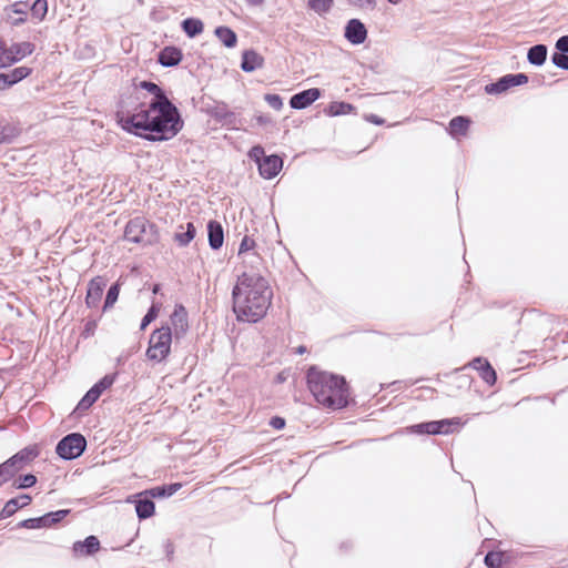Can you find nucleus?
<instances>
[{"label": "nucleus", "instance_id": "1", "mask_svg": "<svg viewBox=\"0 0 568 568\" xmlns=\"http://www.w3.org/2000/svg\"><path fill=\"white\" fill-rule=\"evenodd\" d=\"M140 88L153 94L148 108L139 102L133 109H129L122 103L116 112L119 123L125 131L149 141L174 138L183 126L178 108L158 84L142 81Z\"/></svg>", "mask_w": 568, "mask_h": 568}, {"label": "nucleus", "instance_id": "2", "mask_svg": "<svg viewBox=\"0 0 568 568\" xmlns=\"http://www.w3.org/2000/svg\"><path fill=\"white\" fill-rule=\"evenodd\" d=\"M273 292L257 272H241L232 290L233 312L237 321L256 323L271 305Z\"/></svg>", "mask_w": 568, "mask_h": 568}, {"label": "nucleus", "instance_id": "3", "mask_svg": "<svg viewBox=\"0 0 568 568\" xmlns=\"http://www.w3.org/2000/svg\"><path fill=\"white\" fill-rule=\"evenodd\" d=\"M307 385L316 402L329 408H343L348 403V389L344 377L311 367Z\"/></svg>", "mask_w": 568, "mask_h": 568}, {"label": "nucleus", "instance_id": "4", "mask_svg": "<svg viewBox=\"0 0 568 568\" xmlns=\"http://www.w3.org/2000/svg\"><path fill=\"white\" fill-rule=\"evenodd\" d=\"M173 339L170 326H162L153 331L146 349L148 358L158 363L163 362L170 355Z\"/></svg>", "mask_w": 568, "mask_h": 568}, {"label": "nucleus", "instance_id": "5", "mask_svg": "<svg viewBox=\"0 0 568 568\" xmlns=\"http://www.w3.org/2000/svg\"><path fill=\"white\" fill-rule=\"evenodd\" d=\"M154 226L142 217L138 216L130 220L124 230V237L126 241L138 244H151L153 239Z\"/></svg>", "mask_w": 568, "mask_h": 568}, {"label": "nucleus", "instance_id": "6", "mask_svg": "<svg viewBox=\"0 0 568 568\" xmlns=\"http://www.w3.org/2000/svg\"><path fill=\"white\" fill-rule=\"evenodd\" d=\"M34 45L31 42L12 43L8 47L0 40V69L7 68L33 52Z\"/></svg>", "mask_w": 568, "mask_h": 568}, {"label": "nucleus", "instance_id": "7", "mask_svg": "<svg viewBox=\"0 0 568 568\" xmlns=\"http://www.w3.org/2000/svg\"><path fill=\"white\" fill-rule=\"evenodd\" d=\"M85 447V438L81 434L72 433L58 443L55 452L61 458L71 460L81 456Z\"/></svg>", "mask_w": 568, "mask_h": 568}, {"label": "nucleus", "instance_id": "8", "mask_svg": "<svg viewBox=\"0 0 568 568\" xmlns=\"http://www.w3.org/2000/svg\"><path fill=\"white\" fill-rule=\"evenodd\" d=\"M459 425L458 418L452 419H442V420H433L427 423H420L412 426V430L416 434H429V435H438V434H449L453 432L452 426Z\"/></svg>", "mask_w": 568, "mask_h": 568}, {"label": "nucleus", "instance_id": "9", "mask_svg": "<svg viewBox=\"0 0 568 568\" xmlns=\"http://www.w3.org/2000/svg\"><path fill=\"white\" fill-rule=\"evenodd\" d=\"M527 82L528 77L525 73L506 74L501 77L497 82L487 84L485 87V91L488 94H500L513 87L521 85Z\"/></svg>", "mask_w": 568, "mask_h": 568}, {"label": "nucleus", "instance_id": "10", "mask_svg": "<svg viewBox=\"0 0 568 568\" xmlns=\"http://www.w3.org/2000/svg\"><path fill=\"white\" fill-rule=\"evenodd\" d=\"M172 336L175 342L183 338L189 329L187 312L181 304L175 305L173 313L170 316V325Z\"/></svg>", "mask_w": 568, "mask_h": 568}, {"label": "nucleus", "instance_id": "11", "mask_svg": "<svg viewBox=\"0 0 568 568\" xmlns=\"http://www.w3.org/2000/svg\"><path fill=\"white\" fill-rule=\"evenodd\" d=\"M321 97V90L312 88L298 92L290 99V105L292 109L302 110L311 105Z\"/></svg>", "mask_w": 568, "mask_h": 568}, {"label": "nucleus", "instance_id": "12", "mask_svg": "<svg viewBox=\"0 0 568 568\" xmlns=\"http://www.w3.org/2000/svg\"><path fill=\"white\" fill-rule=\"evenodd\" d=\"M106 283L101 276L92 278L88 284L85 304L88 307H97L101 301Z\"/></svg>", "mask_w": 568, "mask_h": 568}, {"label": "nucleus", "instance_id": "13", "mask_svg": "<svg viewBox=\"0 0 568 568\" xmlns=\"http://www.w3.org/2000/svg\"><path fill=\"white\" fill-rule=\"evenodd\" d=\"M345 38L353 44H361L367 38V30L358 19H352L345 28Z\"/></svg>", "mask_w": 568, "mask_h": 568}, {"label": "nucleus", "instance_id": "14", "mask_svg": "<svg viewBox=\"0 0 568 568\" xmlns=\"http://www.w3.org/2000/svg\"><path fill=\"white\" fill-rule=\"evenodd\" d=\"M282 166L283 160L280 156L268 155L263 158V161L260 162L258 171L264 179L271 180L278 174Z\"/></svg>", "mask_w": 568, "mask_h": 568}, {"label": "nucleus", "instance_id": "15", "mask_svg": "<svg viewBox=\"0 0 568 568\" xmlns=\"http://www.w3.org/2000/svg\"><path fill=\"white\" fill-rule=\"evenodd\" d=\"M100 541L95 536H89L83 541H75L72 547L75 557L91 556L99 551Z\"/></svg>", "mask_w": 568, "mask_h": 568}, {"label": "nucleus", "instance_id": "16", "mask_svg": "<svg viewBox=\"0 0 568 568\" xmlns=\"http://www.w3.org/2000/svg\"><path fill=\"white\" fill-rule=\"evenodd\" d=\"M39 455L37 447H26L10 457L8 462L20 471L27 464L33 460Z\"/></svg>", "mask_w": 568, "mask_h": 568}, {"label": "nucleus", "instance_id": "17", "mask_svg": "<svg viewBox=\"0 0 568 568\" xmlns=\"http://www.w3.org/2000/svg\"><path fill=\"white\" fill-rule=\"evenodd\" d=\"M264 59L254 50H246L242 54L241 69L244 72H253L263 67Z\"/></svg>", "mask_w": 568, "mask_h": 568}, {"label": "nucleus", "instance_id": "18", "mask_svg": "<svg viewBox=\"0 0 568 568\" xmlns=\"http://www.w3.org/2000/svg\"><path fill=\"white\" fill-rule=\"evenodd\" d=\"M30 503H31V496L26 495V494L20 495V496L16 497V498H11L10 500H8L6 503L4 507L0 511V517L1 518H9L18 509L28 506Z\"/></svg>", "mask_w": 568, "mask_h": 568}, {"label": "nucleus", "instance_id": "19", "mask_svg": "<svg viewBox=\"0 0 568 568\" xmlns=\"http://www.w3.org/2000/svg\"><path fill=\"white\" fill-rule=\"evenodd\" d=\"M140 498L135 501L136 515L140 519H146L154 514L155 505L152 500L153 497L140 494Z\"/></svg>", "mask_w": 568, "mask_h": 568}, {"label": "nucleus", "instance_id": "20", "mask_svg": "<svg viewBox=\"0 0 568 568\" xmlns=\"http://www.w3.org/2000/svg\"><path fill=\"white\" fill-rule=\"evenodd\" d=\"M182 60V52L175 47H165L159 53V62L163 67H174Z\"/></svg>", "mask_w": 568, "mask_h": 568}, {"label": "nucleus", "instance_id": "21", "mask_svg": "<svg viewBox=\"0 0 568 568\" xmlns=\"http://www.w3.org/2000/svg\"><path fill=\"white\" fill-rule=\"evenodd\" d=\"M209 244L211 248L219 250L223 245L224 234L222 225L216 221L207 223Z\"/></svg>", "mask_w": 568, "mask_h": 568}, {"label": "nucleus", "instance_id": "22", "mask_svg": "<svg viewBox=\"0 0 568 568\" xmlns=\"http://www.w3.org/2000/svg\"><path fill=\"white\" fill-rule=\"evenodd\" d=\"M196 229L192 222L180 225L174 234V241L180 246H186L195 236Z\"/></svg>", "mask_w": 568, "mask_h": 568}, {"label": "nucleus", "instance_id": "23", "mask_svg": "<svg viewBox=\"0 0 568 568\" xmlns=\"http://www.w3.org/2000/svg\"><path fill=\"white\" fill-rule=\"evenodd\" d=\"M547 52L545 44H536L528 50L527 59L534 65H542L547 59Z\"/></svg>", "mask_w": 568, "mask_h": 568}, {"label": "nucleus", "instance_id": "24", "mask_svg": "<svg viewBox=\"0 0 568 568\" xmlns=\"http://www.w3.org/2000/svg\"><path fill=\"white\" fill-rule=\"evenodd\" d=\"M181 487H182V485L180 483H174V484H170L166 486H158V487L151 488V489L144 491V494L149 495L150 497H153V498L171 497Z\"/></svg>", "mask_w": 568, "mask_h": 568}, {"label": "nucleus", "instance_id": "25", "mask_svg": "<svg viewBox=\"0 0 568 568\" xmlns=\"http://www.w3.org/2000/svg\"><path fill=\"white\" fill-rule=\"evenodd\" d=\"M216 38L227 48H233L236 44V33L229 27H217L214 31Z\"/></svg>", "mask_w": 568, "mask_h": 568}, {"label": "nucleus", "instance_id": "26", "mask_svg": "<svg viewBox=\"0 0 568 568\" xmlns=\"http://www.w3.org/2000/svg\"><path fill=\"white\" fill-rule=\"evenodd\" d=\"M240 258L242 260L243 266L245 268L243 272L260 273V268L262 266V258L256 252L247 253L245 255L240 256Z\"/></svg>", "mask_w": 568, "mask_h": 568}, {"label": "nucleus", "instance_id": "27", "mask_svg": "<svg viewBox=\"0 0 568 568\" xmlns=\"http://www.w3.org/2000/svg\"><path fill=\"white\" fill-rule=\"evenodd\" d=\"M203 28V22L195 18H187L182 22V29L190 38H194L202 33Z\"/></svg>", "mask_w": 568, "mask_h": 568}, {"label": "nucleus", "instance_id": "28", "mask_svg": "<svg viewBox=\"0 0 568 568\" xmlns=\"http://www.w3.org/2000/svg\"><path fill=\"white\" fill-rule=\"evenodd\" d=\"M31 71L32 70L28 67H18L8 73H4L8 85L11 87L26 79L31 74Z\"/></svg>", "mask_w": 568, "mask_h": 568}, {"label": "nucleus", "instance_id": "29", "mask_svg": "<svg viewBox=\"0 0 568 568\" xmlns=\"http://www.w3.org/2000/svg\"><path fill=\"white\" fill-rule=\"evenodd\" d=\"M469 125V120L465 116H455L449 122L452 134H465Z\"/></svg>", "mask_w": 568, "mask_h": 568}, {"label": "nucleus", "instance_id": "30", "mask_svg": "<svg viewBox=\"0 0 568 568\" xmlns=\"http://www.w3.org/2000/svg\"><path fill=\"white\" fill-rule=\"evenodd\" d=\"M98 399L99 396L97 395V392L90 388L79 402L75 412L82 414L83 412L88 410Z\"/></svg>", "mask_w": 568, "mask_h": 568}, {"label": "nucleus", "instance_id": "31", "mask_svg": "<svg viewBox=\"0 0 568 568\" xmlns=\"http://www.w3.org/2000/svg\"><path fill=\"white\" fill-rule=\"evenodd\" d=\"M19 527L27 528V529H40V528H48V518H45V515L38 517V518H29L24 519L19 523Z\"/></svg>", "mask_w": 568, "mask_h": 568}, {"label": "nucleus", "instance_id": "32", "mask_svg": "<svg viewBox=\"0 0 568 568\" xmlns=\"http://www.w3.org/2000/svg\"><path fill=\"white\" fill-rule=\"evenodd\" d=\"M29 8H30V7H29V3H28V2H24V1H18V2H14L13 4H11V6L9 7V9H10L12 12H14V13H17V14H20V16H21L18 20H16V21L13 22V24H14V26H18V24H20V23H22V22H24V21H26V16H27V13H28ZM6 10H8V8H6Z\"/></svg>", "mask_w": 568, "mask_h": 568}, {"label": "nucleus", "instance_id": "33", "mask_svg": "<svg viewBox=\"0 0 568 568\" xmlns=\"http://www.w3.org/2000/svg\"><path fill=\"white\" fill-rule=\"evenodd\" d=\"M354 106L347 102H333L329 105V114L331 115H344L352 113L354 111Z\"/></svg>", "mask_w": 568, "mask_h": 568}, {"label": "nucleus", "instance_id": "34", "mask_svg": "<svg viewBox=\"0 0 568 568\" xmlns=\"http://www.w3.org/2000/svg\"><path fill=\"white\" fill-rule=\"evenodd\" d=\"M334 0H308V7L318 14L326 13L333 7Z\"/></svg>", "mask_w": 568, "mask_h": 568}, {"label": "nucleus", "instance_id": "35", "mask_svg": "<svg viewBox=\"0 0 568 568\" xmlns=\"http://www.w3.org/2000/svg\"><path fill=\"white\" fill-rule=\"evenodd\" d=\"M115 381L114 375H105L102 379H100L97 384H94L91 389L97 392V395L100 397L101 394L111 387Z\"/></svg>", "mask_w": 568, "mask_h": 568}, {"label": "nucleus", "instance_id": "36", "mask_svg": "<svg viewBox=\"0 0 568 568\" xmlns=\"http://www.w3.org/2000/svg\"><path fill=\"white\" fill-rule=\"evenodd\" d=\"M480 377L488 384L494 385L497 379V375L493 366L488 363L483 368L478 369Z\"/></svg>", "mask_w": 568, "mask_h": 568}, {"label": "nucleus", "instance_id": "37", "mask_svg": "<svg viewBox=\"0 0 568 568\" xmlns=\"http://www.w3.org/2000/svg\"><path fill=\"white\" fill-rule=\"evenodd\" d=\"M119 293H120V285L118 283H115L109 288V291L106 293L103 310H108L114 305V303L116 302V300L119 297Z\"/></svg>", "mask_w": 568, "mask_h": 568}, {"label": "nucleus", "instance_id": "38", "mask_svg": "<svg viewBox=\"0 0 568 568\" xmlns=\"http://www.w3.org/2000/svg\"><path fill=\"white\" fill-rule=\"evenodd\" d=\"M18 473L17 468L12 466L8 460L0 464V479L7 483Z\"/></svg>", "mask_w": 568, "mask_h": 568}, {"label": "nucleus", "instance_id": "39", "mask_svg": "<svg viewBox=\"0 0 568 568\" xmlns=\"http://www.w3.org/2000/svg\"><path fill=\"white\" fill-rule=\"evenodd\" d=\"M36 483H37V477L32 474H27V475L20 476L17 480H14L13 486L16 488L22 489V488L32 487Z\"/></svg>", "mask_w": 568, "mask_h": 568}, {"label": "nucleus", "instance_id": "40", "mask_svg": "<svg viewBox=\"0 0 568 568\" xmlns=\"http://www.w3.org/2000/svg\"><path fill=\"white\" fill-rule=\"evenodd\" d=\"M254 247H255V241L253 239H251L250 236L245 235L242 239V242L240 244L237 256L240 257V256L245 255L247 253L255 252Z\"/></svg>", "mask_w": 568, "mask_h": 568}, {"label": "nucleus", "instance_id": "41", "mask_svg": "<svg viewBox=\"0 0 568 568\" xmlns=\"http://www.w3.org/2000/svg\"><path fill=\"white\" fill-rule=\"evenodd\" d=\"M18 135L16 128L3 126L0 128V144L10 143Z\"/></svg>", "mask_w": 568, "mask_h": 568}, {"label": "nucleus", "instance_id": "42", "mask_svg": "<svg viewBox=\"0 0 568 568\" xmlns=\"http://www.w3.org/2000/svg\"><path fill=\"white\" fill-rule=\"evenodd\" d=\"M484 561L489 568H500L503 555L500 552L490 551L485 556Z\"/></svg>", "mask_w": 568, "mask_h": 568}, {"label": "nucleus", "instance_id": "43", "mask_svg": "<svg viewBox=\"0 0 568 568\" xmlns=\"http://www.w3.org/2000/svg\"><path fill=\"white\" fill-rule=\"evenodd\" d=\"M159 310H160V307L158 305L152 304V306L149 308L148 313L142 318V322L140 325V328L142 331L145 329L146 326L156 318Z\"/></svg>", "mask_w": 568, "mask_h": 568}, {"label": "nucleus", "instance_id": "44", "mask_svg": "<svg viewBox=\"0 0 568 568\" xmlns=\"http://www.w3.org/2000/svg\"><path fill=\"white\" fill-rule=\"evenodd\" d=\"M69 513V509H60L45 514V518H48V526L51 527L52 525L61 521Z\"/></svg>", "mask_w": 568, "mask_h": 568}, {"label": "nucleus", "instance_id": "45", "mask_svg": "<svg viewBox=\"0 0 568 568\" xmlns=\"http://www.w3.org/2000/svg\"><path fill=\"white\" fill-rule=\"evenodd\" d=\"M31 11L33 16L42 19L48 10V2L47 0H36L33 4L31 6Z\"/></svg>", "mask_w": 568, "mask_h": 568}, {"label": "nucleus", "instance_id": "46", "mask_svg": "<svg viewBox=\"0 0 568 568\" xmlns=\"http://www.w3.org/2000/svg\"><path fill=\"white\" fill-rule=\"evenodd\" d=\"M551 61L556 67L568 70V55L566 53H554Z\"/></svg>", "mask_w": 568, "mask_h": 568}, {"label": "nucleus", "instance_id": "47", "mask_svg": "<svg viewBox=\"0 0 568 568\" xmlns=\"http://www.w3.org/2000/svg\"><path fill=\"white\" fill-rule=\"evenodd\" d=\"M248 156L251 160L256 162L257 165H260V162H262L263 158H265L264 149L261 145H255L250 150Z\"/></svg>", "mask_w": 568, "mask_h": 568}, {"label": "nucleus", "instance_id": "48", "mask_svg": "<svg viewBox=\"0 0 568 568\" xmlns=\"http://www.w3.org/2000/svg\"><path fill=\"white\" fill-rule=\"evenodd\" d=\"M265 101L274 110H281L283 108V101L278 94H266Z\"/></svg>", "mask_w": 568, "mask_h": 568}, {"label": "nucleus", "instance_id": "49", "mask_svg": "<svg viewBox=\"0 0 568 568\" xmlns=\"http://www.w3.org/2000/svg\"><path fill=\"white\" fill-rule=\"evenodd\" d=\"M558 53H568V36L560 37L556 42Z\"/></svg>", "mask_w": 568, "mask_h": 568}, {"label": "nucleus", "instance_id": "50", "mask_svg": "<svg viewBox=\"0 0 568 568\" xmlns=\"http://www.w3.org/2000/svg\"><path fill=\"white\" fill-rule=\"evenodd\" d=\"M349 2L362 9H373L375 7V0H349Z\"/></svg>", "mask_w": 568, "mask_h": 568}, {"label": "nucleus", "instance_id": "51", "mask_svg": "<svg viewBox=\"0 0 568 568\" xmlns=\"http://www.w3.org/2000/svg\"><path fill=\"white\" fill-rule=\"evenodd\" d=\"M489 362L483 357H476L470 363L469 366H471L474 369L478 371L479 368H483L485 364H488Z\"/></svg>", "mask_w": 568, "mask_h": 568}, {"label": "nucleus", "instance_id": "52", "mask_svg": "<svg viewBox=\"0 0 568 568\" xmlns=\"http://www.w3.org/2000/svg\"><path fill=\"white\" fill-rule=\"evenodd\" d=\"M270 425L275 429H282L285 426V420L282 417L275 416L271 418Z\"/></svg>", "mask_w": 568, "mask_h": 568}, {"label": "nucleus", "instance_id": "53", "mask_svg": "<svg viewBox=\"0 0 568 568\" xmlns=\"http://www.w3.org/2000/svg\"><path fill=\"white\" fill-rule=\"evenodd\" d=\"M164 549H165L166 556L169 558H171V556L173 555V551H174V546L170 540L165 541Z\"/></svg>", "mask_w": 568, "mask_h": 568}, {"label": "nucleus", "instance_id": "54", "mask_svg": "<svg viewBox=\"0 0 568 568\" xmlns=\"http://www.w3.org/2000/svg\"><path fill=\"white\" fill-rule=\"evenodd\" d=\"M219 116L224 119L226 123H232V120L235 119V115L232 112L219 113Z\"/></svg>", "mask_w": 568, "mask_h": 568}, {"label": "nucleus", "instance_id": "55", "mask_svg": "<svg viewBox=\"0 0 568 568\" xmlns=\"http://www.w3.org/2000/svg\"><path fill=\"white\" fill-rule=\"evenodd\" d=\"M367 120H368L369 122H372V123H375V124H382V123L384 122L379 116H377V115H375V114H371V115H368V116H367Z\"/></svg>", "mask_w": 568, "mask_h": 568}, {"label": "nucleus", "instance_id": "56", "mask_svg": "<svg viewBox=\"0 0 568 568\" xmlns=\"http://www.w3.org/2000/svg\"><path fill=\"white\" fill-rule=\"evenodd\" d=\"M9 88L4 73H0V90Z\"/></svg>", "mask_w": 568, "mask_h": 568}, {"label": "nucleus", "instance_id": "57", "mask_svg": "<svg viewBox=\"0 0 568 568\" xmlns=\"http://www.w3.org/2000/svg\"><path fill=\"white\" fill-rule=\"evenodd\" d=\"M247 2L253 6H260L264 2V0H247Z\"/></svg>", "mask_w": 568, "mask_h": 568}, {"label": "nucleus", "instance_id": "58", "mask_svg": "<svg viewBox=\"0 0 568 568\" xmlns=\"http://www.w3.org/2000/svg\"><path fill=\"white\" fill-rule=\"evenodd\" d=\"M305 352H306V347H305V346H300V347L297 348V353H298V354H303V353H305Z\"/></svg>", "mask_w": 568, "mask_h": 568}, {"label": "nucleus", "instance_id": "59", "mask_svg": "<svg viewBox=\"0 0 568 568\" xmlns=\"http://www.w3.org/2000/svg\"><path fill=\"white\" fill-rule=\"evenodd\" d=\"M159 290H160V285H158V284H156V285H154V287H153V293H155V294H156V293L159 292Z\"/></svg>", "mask_w": 568, "mask_h": 568}, {"label": "nucleus", "instance_id": "60", "mask_svg": "<svg viewBox=\"0 0 568 568\" xmlns=\"http://www.w3.org/2000/svg\"><path fill=\"white\" fill-rule=\"evenodd\" d=\"M387 1L393 3V4H397L400 0H387Z\"/></svg>", "mask_w": 568, "mask_h": 568}, {"label": "nucleus", "instance_id": "61", "mask_svg": "<svg viewBox=\"0 0 568 568\" xmlns=\"http://www.w3.org/2000/svg\"><path fill=\"white\" fill-rule=\"evenodd\" d=\"M3 484H4V481H2V479H0V486L3 485Z\"/></svg>", "mask_w": 568, "mask_h": 568}]
</instances>
